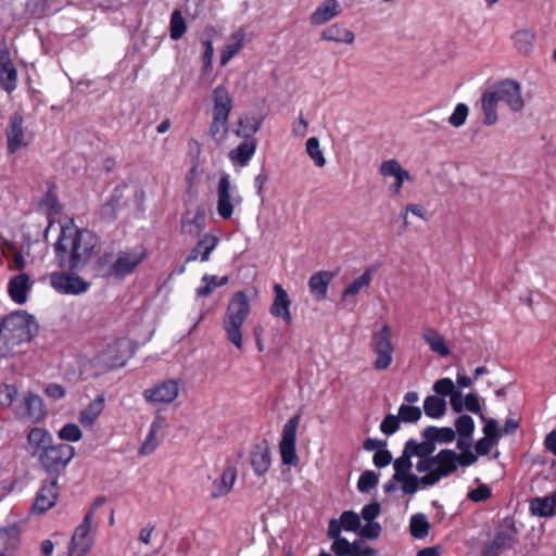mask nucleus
Listing matches in <instances>:
<instances>
[{
	"label": "nucleus",
	"mask_w": 556,
	"mask_h": 556,
	"mask_svg": "<svg viewBox=\"0 0 556 556\" xmlns=\"http://www.w3.org/2000/svg\"><path fill=\"white\" fill-rule=\"evenodd\" d=\"M98 236L88 229H80L74 223L63 225L54 244V252L60 267L71 271L83 269L90 261Z\"/></svg>",
	"instance_id": "obj_1"
},
{
	"label": "nucleus",
	"mask_w": 556,
	"mask_h": 556,
	"mask_svg": "<svg viewBox=\"0 0 556 556\" xmlns=\"http://www.w3.org/2000/svg\"><path fill=\"white\" fill-rule=\"evenodd\" d=\"M251 314V304L244 291H237L230 298L223 318L226 339L238 350L243 346V324Z\"/></svg>",
	"instance_id": "obj_2"
},
{
	"label": "nucleus",
	"mask_w": 556,
	"mask_h": 556,
	"mask_svg": "<svg viewBox=\"0 0 556 556\" xmlns=\"http://www.w3.org/2000/svg\"><path fill=\"white\" fill-rule=\"evenodd\" d=\"M457 453L454 450L444 448L437 455L420 459L416 464L418 472H424L422 486H432L439 483L442 478H446L457 470Z\"/></svg>",
	"instance_id": "obj_3"
},
{
	"label": "nucleus",
	"mask_w": 556,
	"mask_h": 556,
	"mask_svg": "<svg viewBox=\"0 0 556 556\" xmlns=\"http://www.w3.org/2000/svg\"><path fill=\"white\" fill-rule=\"evenodd\" d=\"M213 121L210 126V135L217 142L225 140L228 134V118L233 102L225 86H217L212 92Z\"/></svg>",
	"instance_id": "obj_4"
},
{
	"label": "nucleus",
	"mask_w": 556,
	"mask_h": 556,
	"mask_svg": "<svg viewBox=\"0 0 556 556\" xmlns=\"http://www.w3.org/2000/svg\"><path fill=\"white\" fill-rule=\"evenodd\" d=\"M36 330L37 324L26 312L12 313L0 323V332L5 333L15 345L29 342Z\"/></svg>",
	"instance_id": "obj_5"
},
{
	"label": "nucleus",
	"mask_w": 556,
	"mask_h": 556,
	"mask_svg": "<svg viewBox=\"0 0 556 556\" xmlns=\"http://www.w3.org/2000/svg\"><path fill=\"white\" fill-rule=\"evenodd\" d=\"M75 455V448L65 443L51 444L40 452L38 459L42 468L52 475H59L65 469Z\"/></svg>",
	"instance_id": "obj_6"
},
{
	"label": "nucleus",
	"mask_w": 556,
	"mask_h": 556,
	"mask_svg": "<svg viewBox=\"0 0 556 556\" xmlns=\"http://www.w3.org/2000/svg\"><path fill=\"white\" fill-rule=\"evenodd\" d=\"M392 336L389 325H383L379 331L372 333V352L376 356L374 367L377 370L388 369L393 362Z\"/></svg>",
	"instance_id": "obj_7"
},
{
	"label": "nucleus",
	"mask_w": 556,
	"mask_h": 556,
	"mask_svg": "<svg viewBox=\"0 0 556 556\" xmlns=\"http://www.w3.org/2000/svg\"><path fill=\"white\" fill-rule=\"evenodd\" d=\"M300 420L301 415L296 414L283 426L281 440L279 442V453L283 465L295 467L299 464L295 442Z\"/></svg>",
	"instance_id": "obj_8"
},
{
	"label": "nucleus",
	"mask_w": 556,
	"mask_h": 556,
	"mask_svg": "<svg viewBox=\"0 0 556 556\" xmlns=\"http://www.w3.org/2000/svg\"><path fill=\"white\" fill-rule=\"evenodd\" d=\"M91 529L92 511H88L72 535L68 556H87L93 545Z\"/></svg>",
	"instance_id": "obj_9"
},
{
	"label": "nucleus",
	"mask_w": 556,
	"mask_h": 556,
	"mask_svg": "<svg viewBox=\"0 0 556 556\" xmlns=\"http://www.w3.org/2000/svg\"><path fill=\"white\" fill-rule=\"evenodd\" d=\"M492 93L495 94L496 100L504 101L514 112H520L525 102L521 96L520 85L511 79H505L500 81L493 89Z\"/></svg>",
	"instance_id": "obj_10"
},
{
	"label": "nucleus",
	"mask_w": 556,
	"mask_h": 556,
	"mask_svg": "<svg viewBox=\"0 0 556 556\" xmlns=\"http://www.w3.org/2000/svg\"><path fill=\"white\" fill-rule=\"evenodd\" d=\"M50 283L60 293L75 295L86 292L90 287L81 277L64 271L51 274Z\"/></svg>",
	"instance_id": "obj_11"
},
{
	"label": "nucleus",
	"mask_w": 556,
	"mask_h": 556,
	"mask_svg": "<svg viewBox=\"0 0 556 556\" xmlns=\"http://www.w3.org/2000/svg\"><path fill=\"white\" fill-rule=\"evenodd\" d=\"M517 529L510 519H504L492 541L486 545L485 556H498L501 552L511 546Z\"/></svg>",
	"instance_id": "obj_12"
},
{
	"label": "nucleus",
	"mask_w": 556,
	"mask_h": 556,
	"mask_svg": "<svg viewBox=\"0 0 556 556\" xmlns=\"http://www.w3.org/2000/svg\"><path fill=\"white\" fill-rule=\"evenodd\" d=\"M179 394V383L177 380L168 379L143 391V397L149 403H172Z\"/></svg>",
	"instance_id": "obj_13"
},
{
	"label": "nucleus",
	"mask_w": 556,
	"mask_h": 556,
	"mask_svg": "<svg viewBox=\"0 0 556 556\" xmlns=\"http://www.w3.org/2000/svg\"><path fill=\"white\" fill-rule=\"evenodd\" d=\"M24 118L18 112H15L10 117V123L7 127V149L10 154H14L24 144L25 132L23 128Z\"/></svg>",
	"instance_id": "obj_14"
},
{
	"label": "nucleus",
	"mask_w": 556,
	"mask_h": 556,
	"mask_svg": "<svg viewBox=\"0 0 556 556\" xmlns=\"http://www.w3.org/2000/svg\"><path fill=\"white\" fill-rule=\"evenodd\" d=\"M58 498V480L52 478L45 481L36 495L33 504V510L42 514L54 506Z\"/></svg>",
	"instance_id": "obj_15"
},
{
	"label": "nucleus",
	"mask_w": 556,
	"mask_h": 556,
	"mask_svg": "<svg viewBox=\"0 0 556 556\" xmlns=\"http://www.w3.org/2000/svg\"><path fill=\"white\" fill-rule=\"evenodd\" d=\"M275 298L269 307V313L274 317L282 318L287 325H291L292 316L290 313L291 300L287 291L279 283L274 285Z\"/></svg>",
	"instance_id": "obj_16"
},
{
	"label": "nucleus",
	"mask_w": 556,
	"mask_h": 556,
	"mask_svg": "<svg viewBox=\"0 0 556 556\" xmlns=\"http://www.w3.org/2000/svg\"><path fill=\"white\" fill-rule=\"evenodd\" d=\"M231 184L228 175L219 178L217 187V213L224 219H229L233 214V198L231 197Z\"/></svg>",
	"instance_id": "obj_17"
},
{
	"label": "nucleus",
	"mask_w": 556,
	"mask_h": 556,
	"mask_svg": "<svg viewBox=\"0 0 556 556\" xmlns=\"http://www.w3.org/2000/svg\"><path fill=\"white\" fill-rule=\"evenodd\" d=\"M251 467L257 477H263L270 468L271 452L266 440L256 444L251 453Z\"/></svg>",
	"instance_id": "obj_18"
},
{
	"label": "nucleus",
	"mask_w": 556,
	"mask_h": 556,
	"mask_svg": "<svg viewBox=\"0 0 556 556\" xmlns=\"http://www.w3.org/2000/svg\"><path fill=\"white\" fill-rule=\"evenodd\" d=\"M336 275L337 273L333 271L319 270L309 277L308 290L315 300L323 301L327 298L329 285Z\"/></svg>",
	"instance_id": "obj_19"
},
{
	"label": "nucleus",
	"mask_w": 556,
	"mask_h": 556,
	"mask_svg": "<svg viewBox=\"0 0 556 556\" xmlns=\"http://www.w3.org/2000/svg\"><path fill=\"white\" fill-rule=\"evenodd\" d=\"M21 545V529L16 525L0 529V556H15Z\"/></svg>",
	"instance_id": "obj_20"
},
{
	"label": "nucleus",
	"mask_w": 556,
	"mask_h": 556,
	"mask_svg": "<svg viewBox=\"0 0 556 556\" xmlns=\"http://www.w3.org/2000/svg\"><path fill=\"white\" fill-rule=\"evenodd\" d=\"M141 261L142 258L140 256L134 254H121L111 265H109L111 277H115L117 279L124 278L131 274Z\"/></svg>",
	"instance_id": "obj_21"
},
{
	"label": "nucleus",
	"mask_w": 556,
	"mask_h": 556,
	"mask_svg": "<svg viewBox=\"0 0 556 556\" xmlns=\"http://www.w3.org/2000/svg\"><path fill=\"white\" fill-rule=\"evenodd\" d=\"M0 85L7 92L17 86V71L7 52L0 54Z\"/></svg>",
	"instance_id": "obj_22"
},
{
	"label": "nucleus",
	"mask_w": 556,
	"mask_h": 556,
	"mask_svg": "<svg viewBox=\"0 0 556 556\" xmlns=\"http://www.w3.org/2000/svg\"><path fill=\"white\" fill-rule=\"evenodd\" d=\"M31 288L29 275L22 273L14 276L9 285L8 292L16 304H24L27 301V293Z\"/></svg>",
	"instance_id": "obj_23"
},
{
	"label": "nucleus",
	"mask_w": 556,
	"mask_h": 556,
	"mask_svg": "<svg viewBox=\"0 0 556 556\" xmlns=\"http://www.w3.org/2000/svg\"><path fill=\"white\" fill-rule=\"evenodd\" d=\"M217 244L218 238L216 236L205 233L190 251L186 258V263L194 262L197 260H200L201 262L208 261L211 253L216 249Z\"/></svg>",
	"instance_id": "obj_24"
},
{
	"label": "nucleus",
	"mask_w": 556,
	"mask_h": 556,
	"mask_svg": "<svg viewBox=\"0 0 556 556\" xmlns=\"http://www.w3.org/2000/svg\"><path fill=\"white\" fill-rule=\"evenodd\" d=\"M27 442L30 446V455L39 456L52 444L51 433L43 428H33L27 434Z\"/></svg>",
	"instance_id": "obj_25"
},
{
	"label": "nucleus",
	"mask_w": 556,
	"mask_h": 556,
	"mask_svg": "<svg viewBox=\"0 0 556 556\" xmlns=\"http://www.w3.org/2000/svg\"><path fill=\"white\" fill-rule=\"evenodd\" d=\"M187 212L181 218V230L184 233H188L191 237L199 236L205 227V211L201 206H198L192 217H189Z\"/></svg>",
	"instance_id": "obj_26"
},
{
	"label": "nucleus",
	"mask_w": 556,
	"mask_h": 556,
	"mask_svg": "<svg viewBox=\"0 0 556 556\" xmlns=\"http://www.w3.org/2000/svg\"><path fill=\"white\" fill-rule=\"evenodd\" d=\"M510 38L514 48L519 54L529 55L534 48L536 35L531 29L522 28L516 30Z\"/></svg>",
	"instance_id": "obj_27"
},
{
	"label": "nucleus",
	"mask_w": 556,
	"mask_h": 556,
	"mask_svg": "<svg viewBox=\"0 0 556 556\" xmlns=\"http://www.w3.org/2000/svg\"><path fill=\"white\" fill-rule=\"evenodd\" d=\"M421 435L435 447L437 444H448L455 440V431L451 427L428 426L422 430Z\"/></svg>",
	"instance_id": "obj_28"
},
{
	"label": "nucleus",
	"mask_w": 556,
	"mask_h": 556,
	"mask_svg": "<svg viewBox=\"0 0 556 556\" xmlns=\"http://www.w3.org/2000/svg\"><path fill=\"white\" fill-rule=\"evenodd\" d=\"M320 38L325 41L352 45L355 40V35L343 25L336 23L325 28L321 31Z\"/></svg>",
	"instance_id": "obj_29"
},
{
	"label": "nucleus",
	"mask_w": 556,
	"mask_h": 556,
	"mask_svg": "<svg viewBox=\"0 0 556 556\" xmlns=\"http://www.w3.org/2000/svg\"><path fill=\"white\" fill-rule=\"evenodd\" d=\"M340 13L337 0H326L311 15L312 25H323Z\"/></svg>",
	"instance_id": "obj_30"
},
{
	"label": "nucleus",
	"mask_w": 556,
	"mask_h": 556,
	"mask_svg": "<svg viewBox=\"0 0 556 556\" xmlns=\"http://www.w3.org/2000/svg\"><path fill=\"white\" fill-rule=\"evenodd\" d=\"M422 339L433 353L442 357L450 355L451 352L443 336L434 328L426 327L422 331Z\"/></svg>",
	"instance_id": "obj_31"
},
{
	"label": "nucleus",
	"mask_w": 556,
	"mask_h": 556,
	"mask_svg": "<svg viewBox=\"0 0 556 556\" xmlns=\"http://www.w3.org/2000/svg\"><path fill=\"white\" fill-rule=\"evenodd\" d=\"M556 491L548 496L535 497L530 501V511L540 517H551L555 515Z\"/></svg>",
	"instance_id": "obj_32"
},
{
	"label": "nucleus",
	"mask_w": 556,
	"mask_h": 556,
	"mask_svg": "<svg viewBox=\"0 0 556 556\" xmlns=\"http://www.w3.org/2000/svg\"><path fill=\"white\" fill-rule=\"evenodd\" d=\"M24 406L27 417L33 422H39L46 417L45 405L39 395L28 392L24 397Z\"/></svg>",
	"instance_id": "obj_33"
},
{
	"label": "nucleus",
	"mask_w": 556,
	"mask_h": 556,
	"mask_svg": "<svg viewBox=\"0 0 556 556\" xmlns=\"http://www.w3.org/2000/svg\"><path fill=\"white\" fill-rule=\"evenodd\" d=\"M237 478V470L235 467L229 466L227 467L224 472L222 473V477L219 480L214 481V491L212 493L213 497H222L226 494H228L236 481Z\"/></svg>",
	"instance_id": "obj_34"
},
{
	"label": "nucleus",
	"mask_w": 556,
	"mask_h": 556,
	"mask_svg": "<svg viewBox=\"0 0 556 556\" xmlns=\"http://www.w3.org/2000/svg\"><path fill=\"white\" fill-rule=\"evenodd\" d=\"M104 396L98 395L85 409L79 414V422L83 426H92L97 418L104 409Z\"/></svg>",
	"instance_id": "obj_35"
},
{
	"label": "nucleus",
	"mask_w": 556,
	"mask_h": 556,
	"mask_svg": "<svg viewBox=\"0 0 556 556\" xmlns=\"http://www.w3.org/2000/svg\"><path fill=\"white\" fill-rule=\"evenodd\" d=\"M498 101L495 98V94L492 93L491 90H486L481 98V109L483 111V124L486 126H492L497 122V106Z\"/></svg>",
	"instance_id": "obj_36"
},
{
	"label": "nucleus",
	"mask_w": 556,
	"mask_h": 556,
	"mask_svg": "<svg viewBox=\"0 0 556 556\" xmlns=\"http://www.w3.org/2000/svg\"><path fill=\"white\" fill-rule=\"evenodd\" d=\"M374 269H366L359 277L355 278L342 292L341 300L348 301L357 294L363 288L369 287L372 280Z\"/></svg>",
	"instance_id": "obj_37"
},
{
	"label": "nucleus",
	"mask_w": 556,
	"mask_h": 556,
	"mask_svg": "<svg viewBox=\"0 0 556 556\" xmlns=\"http://www.w3.org/2000/svg\"><path fill=\"white\" fill-rule=\"evenodd\" d=\"M404 448L408 451V453L412 455V457L417 456L420 459L428 458L430 456H433V452L435 451V446L428 440H425L422 442H417L414 439H409L406 443Z\"/></svg>",
	"instance_id": "obj_38"
},
{
	"label": "nucleus",
	"mask_w": 556,
	"mask_h": 556,
	"mask_svg": "<svg viewBox=\"0 0 556 556\" xmlns=\"http://www.w3.org/2000/svg\"><path fill=\"white\" fill-rule=\"evenodd\" d=\"M424 412L430 418H440L446 413V401L437 395H428L424 401Z\"/></svg>",
	"instance_id": "obj_39"
},
{
	"label": "nucleus",
	"mask_w": 556,
	"mask_h": 556,
	"mask_svg": "<svg viewBox=\"0 0 556 556\" xmlns=\"http://www.w3.org/2000/svg\"><path fill=\"white\" fill-rule=\"evenodd\" d=\"M162 426L163 421L161 420V418H155L153 420V422L150 426L149 433L139 448L140 455H150L156 450L160 442L156 439L155 434L157 430L162 428Z\"/></svg>",
	"instance_id": "obj_40"
},
{
	"label": "nucleus",
	"mask_w": 556,
	"mask_h": 556,
	"mask_svg": "<svg viewBox=\"0 0 556 556\" xmlns=\"http://www.w3.org/2000/svg\"><path fill=\"white\" fill-rule=\"evenodd\" d=\"M256 150L254 141H243L236 149L231 150L229 156L232 161L244 166L251 160Z\"/></svg>",
	"instance_id": "obj_41"
},
{
	"label": "nucleus",
	"mask_w": 556,
	"mask_h": 556,
	"mask_svg": "<svg viewBox=\"0 0 556 556\" xmlns=\"http://www.w3.org/2000/svg\"><path fill=\"white\" fill-rule=\"evenodd\" d=\"M430 523L425 514L418 513L410 517L409 532L413 538L421 540L428 536Z\"/></svg>",
	"instance_id": "obj_42"
},
{
	"label": "nucleus",
	"mask_w": 556,
	"mask_h": 556,
	"mask_svg": "<svg viewBox=\"0 0 556 556\" xmlns=\"http://www.w3.org/2000/svg\"><path fill=\"white\" fill-rule=\"evenodd\" d=\"M244 34L237 31L231 37V42L227 45L226 50L220 54V64L226 65L243 47Z\"/></svg>",
	"instance_id": "obj_43"
},
{
	"label": "nucleus",
	"mask_w": 556,
	"mask_h": 556,
	"mask_svg": "<svg viewBox=\"0 0 556 556\" xmlns=\"http://www.w3.org/2000/svg\"><path fill=\"white\" fill-rule=\"evenodd\" d=\"M413 467L412 455L405 448L402 455L393 462L394 475L392 480H400L402 476L409 475Z\"/></svg>",
	"instance_id": "obj_44"
},
{
	"label": "nucleus",
	"mask_w": 556,
	"mask_h": 556,
	"mask_svg": "<svg viewBox=\"0 0 556 556\" xmlns=\"http://www.w3.org/2000/svg\"><path fill=\"white\" fill-rule=\"evenodd\" d=\"M187 30L186 21L179 10H174L170 15L169 36L173 40L180 39Z\"/></svg>",
	"instance_id": "obj_45"
},
{
	"label": "nucleus",
	"mask_w": 556,
	"mask_h": 556,
	"mask_svg": "<svg viewBox=\"0 0 556 556\" xmlns=\"http://www.w3.org/2000/svg\"><path fill=\"white\" fill-rule=\"evenodd\" d=\"M262 119L256 117L240 118L237 134L242 138L252 137L261 127Z\"/></svg>",
	"instance_id": "obj_46"
},
{
	"label": "nucleus",
	"mask_w": 556,
	"mask_h": 556,
	"mask_svg": "<svg viewBox=\"0 0 556 556\" xmlns=\"http://www.w3.org/2000/svg\"><path fill=\"white\" fill-rule=\"evenodd\" d=\"M379 173L382 177H394V178L409 174L408 170L403 168L401 166L400 162L395 159L383 161L380 164Z\"/></svg>",
	"instance_id": "obj_47"
},
{
	"label": "nucleus",
	"mask_w": 556,
	"mask_h": 556,
	"mask_svg": "<svg viewBox=\"0 0 556 556\" xmlns=\"http://www.w3.org/2000/svg\"><path fill=\"white\" fill-rule=\"evenodd\" d=\"M306 152L308 156L314 161L315 165L318 167H324L326 164V159L320 149L319 140L316 137H311L306 141Z\"/></svg>",
	"instance_id": "obj_48"
},
{
	"label": "nucleus",
	"mask_w": 556,
	"mask_h": 556,
	"mask_svg": "<svg viewBox=\"0 0 556 556\" xmlns=\"http://www.w3.org/2000/svg\"><path fill=\"white\" fill-rule=\"evenodd\" d=\"M455 435H462V437H472L475 431V421L471 416L469 415H460L455 420Z\"/></svg>",
	"instance_id": "obj_49"
},
{
	"label": "nucleus",
	"mask_w": 556,
	"mask_h": 556,
	"mask_svg": "<svg viewBox=\"0 0 556 556\" xmlns=\"http://www.w3.org/2000/svg\"><path fill=\"white\" fill-rule=\"evenodd\" d=\"M421 415L422 412L418 406L402 404L397 417L403 422L415 424L421 418Z\"/></svg>",
	"instance_id": "obj_50"
},
{
	"label": "nucleus",
	"mask_w": 556,
	"mask_h": 556,
	"mask_svg": "<svg viewBox=\"0 0 556 556\" xmlns=\"http://www.w3.org/2000/svg\"><path fill=\"white\" fill-rule=\"evenodd\" d=\"M394 481L401 482L403 493L409 495L415 494L419 490V485H422V477L419 478L414 473L404 475L402 479Z\"/></svg>",
	"instance_id": "obj_51"
},
{
	"label": "nucleus",
	"mask_w": 556,
	"mask_h": 556,
	"mask_svg": "<svg viewBox=\"0 0 556 556\" xmlns=\"http://www.w3.org/2000/svg\"><path fill=\"white\" fill-rule=\"evenodd\" d=\"M378 475L372 470L364 471L357 481V489L362 493L369 492L372 488L378 484Z\"/></svg>",
	"instance_id": "obj_52"
},
{
	"label": "nucleus",
	"mask_w": 556,
	"mask_h": 556,
	"mask_svg": "<svg viewBox=\"0 0 556 556\" xmlns=\"http://www.w3.org/2000/svg\"><path fill=\"white\" fill-rule=\"evenodd\" d=\"M58 435L63 441L78 442L81 439L83 433L77 425L66 424L59 430Z\"/></svg>",
	"instance_id": "obj_53"
},
{
	"label": "nucleus",
	"mask_w": 556,
	"mask_h": 556,
	"mask_svg": "<svg viewBox=\"0 0 556 556\" xmlns=\"http://www.w3.org/2000/svg\"><path fill=\"white\" fill-rule=\"evenodd\" d=\"M469 114V109L467 104L465 103H458L452 113V115L448 117V123L458 128L463 126L466 123V119Z\"/></svg>",
	"instance_id": "obj_54"
},
{
	"label": "nucleus",
	"mask_w": 556,
	"mask_h": 556,
	"mask_svg": "<svg viewBox=\"0 0 556 556\" xmlns=\"http://www.w3.org/2000/svg\"><path fill=\"white\" fill-rule=\"evenodd\" d=\"M340 521L343 526V529L346 531H357L361 528L359 516L351 510L342 513L340 516Z\"/></svg>",
	"instance_id": "obj_55"
},
{
	"label": "nucleus",
	"mask_w": 556,
	"mask_h": 556,
	"mask_svg": "<svg viewBox=\"0 0 556 556\" xmlns=\"http://www.w3.org/2000/svg\"><path fill=\"white\" fill-rule=\"evenodd\" d=\"M18 391L13 384H3L0 387V404L2 406H11L16 400Z\"/></svg>",
	"instance_id": "obj_56"
},
{
	"label": "nucleus",
	"mask_w": 556,
	"mask_h": 556,
	"mask_svg": "<svg viewBox=\"0 0 556 556\" xmlns=\"http://www.w3.org/2000/svg\"><path fill=\"white\" fill-rule=\"evenodd\" d=\"M433 391L441 396H452L457 390L450 378H441L433 384Z\"/></svg>",
	"instance_id": "obj_57"
},
{
	"label": "nucleus",
	"mask_w": 556,
	"mask_h": 556,
	"mask_svg": "<svg viewBox=\"0 0 556 556\" xmlns=\"http://www.w3.org/2000/svg\"><path fill=\"white\" fill-rule=\"evenodd\" d=\"M492 496V490L486 484H480L478 488L472 489L467 494L468 500L473 503H482L488 501Z\"/></svg>",
	"instance_id": "obj_58"
},
{
	"label": "nucleus",
	"mask_w": 556,
	"mask_h": 556,
	"mask_svg": "<svg viewBox=\"0 0 556 556\" xmlns=\"http://www.w3.org/2000/svg\"><path fill=\"white\" fill-rule=\"evenodd\" d=\"M119 207V199L112 197L101 207L100 214L103 219L113 220L116 218V212Z\"/></svg>",
	"instance_id": "obj_59"
},
{
	"label": "nucleus",
	"mask_w": 556,
	"mask_h": 556,
	"mask_svg": "<svg viewBox=\"0 0 556 556\" xmlns=\"http://www.w3.org/2000/svg\"><path fill=\"white\" fill-rule=\"evenodd\" d=\"M401 420L397 416L389 414L380 424V431L386 435L394 434L400 428Z\"/></svg>",
	"instance_id": "obj_60"
},
{
	"label": "nucleus",
	"mask_w": 556,
	"mask_h": 556,
	"mask_svg": "<svg viewBox=\"0 0 556 556\" xmlns=\"http://www.w3.org/2000/svg\"><path fill=\"white\" fill-rule=\"evenodd\" d=\"M465 408L480 417L481 420H485V416L482 413L479 397L475 393H468L465 396Z\"/></svg>",
	"instance_id": "obj_61"
},
{
	"label": "nucleus",
	"mask_w": 556,
	"mask_h": 556,
	"mask_svg": "<svg viewBox=\"0 0 556 556\" xmlns=\"http://www.w3.org/2000/svg\"><path fill=\"white\" fill-rule=\"evenodd\" d=\"M380 532L381 526L378 522L371 521L361 528L359 535L365 539L375 540L380 535Z\"/></svg>",
	"instance_id": "obj_62"
},
{
	"label": "nucleus",
	"mask_w": 556,
	"mask_h": 556,
	"mask_svg": "<svg viewBox=\"0 0 556 556\" xmlns=\"http://www.w3.org/2000/svg\"><path fill=\"white\" fill-rule=\"evenodd\" d=\"M351 543L345 538L334 539L331 544V551L337 556H348L351 554Z\"/></svg>",
	"instance_id": "obj_63"
},
{
	"label": "nucleus",
	"mask_w": 556,
	"mask_h": 556,
	"mask_svg": "<svg viewBox=\"0 0 556 556\" xmlns=\"http://www.w3.org/2000/svg\"><path fill=\"white\" fill-rule=\"evenodd\" d=\"M112 254H104L98 258L96 263V270L102 277H111V273L109 270V265H111L114 261H112Z\"/></svg>",
	"instance_id": "obj_64"
}]
</instances>
